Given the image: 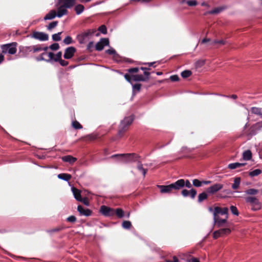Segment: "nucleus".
<instances>
[{"instance_id":"f257e3e1","label":"nucleus","mask_w":262,"mask_h":262,"mask_svg":"<svg viewBox=\"0 0 262 262\" xmlns=\"http://www.w3.org/2000/svg\"><path fill=\"white\" fill-rule=\"evenodd\" d=\"M246 203H249L251 206V209L253 211L260 210L261 207V203L255 197L247 196L245 198Z\"/></svg>"},{"instance_id":"f03ea898","label":"nucleus","mask_w":262,"mask_h":262,"mask_svg":"<svg viewBox=\"0 0 262 262\" xmlns=\"http://www.w3.org/2000/svg\"><path fill=\"white\" fill-rule=\"evenodd\" d=\"M17 43L13 42L10 43L3 45L1 46V49L3 53H9L10 54H14L17 51Z\"/></svg>"},{"instance_id":"7ed1b4c3","label":"nucleus","mask_w":262,"mask_h":262,"mask_svg":"<svg viewBox=\"0 0 262 262\" xmlns=\"http://www.w3.org/2000/svg\"><path fill=\"white\" fill-rule=\"evenodd\" d=\"M134 118L132 116H129L125 117L123 120H122L120 124V129L119 132V134H123V133L126 130L127 127L130 125L133 122Z\"/></svg>"},{"instance_id":"20e7f679","label":"nucleus","mask_w":262,"mask_h":262,"mask_svg":"<svg viewBox=\"0 0 262 262\" xmlns=\"http://www.w3.org/2000/svg\"><path fill=\"white\" fill-rule=\"evenodd\" d=\"M124 77L125 79L129 82L130 83H132L133 81H147L148 79V78H145L142 75H129L125 74L124 75Z\"/></svg>"},{"instance_id":"39448f33","label":"nucleus","mask_w":262,"mask_h":262,"mask_svg":"<svg viewBox=\"0 0 262 262\" xmlns=\"http://www.w3.org/2000/svg\"><path fill=\"white\" fill-rule=\"evenodd\" d=\"M46 55L48 56V58L44 57L43 59H46L47 62H51L52 60L59 61L61 59L62 52H59L56 55L52 52L45 53L43 56Z\"/></svg>"},{"instance_id":"423d86ee","label":"nucleus","mask_w":262,"mask_h":262,"mask_svg":"<svg viewBox=\"0 0 262 262\" xmlns=\"http://www.w3.org/2000/svg\"><path fill=\"white\" fill-rule=\"evenodd\" d=\"M228 209L227 207L223 208L216 207H215L213 211V218L217 219V216H220V215H224L225 216L228 215Z\"/></svg>"},{"instance_id":"0eeeda50","label":"nucleus","mask_w":262,"mask_h":262,"mask_svg":"<svg viewBox=\"0 0 262 262\" xmlns=\"http://www.w3.org/2000/svg\"><path fill=\"white\" fill-rule=\"evenodd\" d=\"M120 156L123 159V161L125 162H131L134 160L136 158L137 156L134 154H127L123 155H115L112 156V157Z\"/></svg>"},{"instance_id":"6e6552de","label":"nucleus","mask_w":262,"mask_h":262,"mask_svg":"<svg viewBox=\"0 0 262 262\" xmlns=\"http://www.w3.org/2000/svg\"><path fill=\"white\" fill-rule=\"evenodd\" d=\"M31 37L41 41H46L48 39V35L43 32H34L31 35Z\"/></svg>"},{"instance_id":"1a4fd4ad","label":"nucleus","mask_w":262,"mask_h":262,"mask_svg":"<svg viewBox=\"0 0 262 262\" xmlns=\"http://www.w3.org/2000/svg\"><path fill=\"white\" fill-rule=\"evenodd\" d=\"M100 212L105 216H112L115 214L114 209L105 206H102L100 208Z\"/></svg>"},{"instance_id":"9d476101","label":"nucleus","mask_w":262,"mask_h":262,"mask_svg":"<svg viewBox=\"0 0 262 262\" xmlns=\"http://www.w3.org/2000/svg\"><path fill=\"white\" fill-rule=\"evenodd\" d=\"M109 45V40L107 38H101L96 45V49L98 51H101L104 46Z\"/></svg>"},{"instance_id":"9b49d317","label":"nucleus","mask_w":262,"mask_h":262,"mask_svg":"<svg viewBox=\"0 0 262 262\" xmlns=\"http://www.w3.org/2000/svg\"><path fill=\"white\" fill-rule=\"evenodd\" d=\"M76 52V49L73 47H70L67 48L65 50V52L63 55V57L65 59H70L71 58L74 53Z\"/></svg>"},{"instance_id":"f8f14e48","label":"nucleus","mask_w":262,"mask_h":262,"mask_svg":"<svg viewBox=\"0 0 262 262\" xmlns=\"http://www.w3.org/2000/svg\"><path fill=\"white\" fill-rule=\"evenodd\" d=\"M223 187V185L222 184H219V183H216V184H215L214 185L209 187L207 189V191H208V192H209L211 194H213V193H215L216 192L219 191L221 189H222Z\"/></svg>"},{"instance_id":"ddd939ff","label":"nucleus","mask_w":262,"mask_h":262,"mask_svg":"<svg viewBox=\"0 0 262 262\" xmlns=\"http://www.w3.org/2000/svg\"><path fill=\"white\" fill-rule=\"evenodd\" d=\"M66 7L62 4L57 8V16L58 17H61L62 16L67 14L68 10Z\"/></svg>"},{"instance_id":"4468645a","label":"nucleus","mask_w":262,"mask_h":262,"mask_svg":"<svg viewBox=\"0 0 262 262\" xmlns=\"http://www.w3.org/2000/svg\"><path fill=\"white\" fill-rule=\"evenodd\" d=\"M171 184L173 189L179 190L185 186V181L183 179H180Z\"/></svg>"},{"instance_id":"2eb2a0df","label":"nucleus","mask_w":262,"mask_h":262,"mask_svg":"<svg viewBox=\"0 0 262 262\" xmlns=\"http://www.w3.org/2000/svg\"><path fill=\"white\" fill-rule=\"evenodd\" d=\"M261 129L262 121H260L255 123L251 127V132L253 135H255L257 133L258 131L260 130Z\"/></svg>"},{"instance_id":"dca6fc26","label":"nucleus","mask_w":262,"mask_h":262,"mask_svg":"<svg viewBox=\"0 0 262 262\" xmlns=\"http://www.w3.org/2000/svg\"><path fill=\"white\" fill-rule=\"evenodd\" d=\"M182 194L186 197L188 196L189 195L193 199L196 194V191L194 189H191L190 190H188L186 189H184L182 191Z\"/></svg>"},{"instance_id":"f3484780","label":"nucleus","mask_w":262,"mask_h":262,"mask_svg":"<svg viewBox=\"0 0 262 262\" xmlns=\"http://www.w3.org/2000/svg\"><path fill=\"white\" fill-rule=\"evenodd\" d=\"M158 187L160 188L161 192L163 193H170L173 190L171 184L167 186L159 185Z\"/></svg>"},{"instance_id":"a211bd4d","label":"nucleus","mask_w":262,"mask_h":262,"mask_svg":"<svg viewBox=\"0 0 262 262\" xmlns=\"http://www.w3.org/2000/svg\"><path fill=\"white\" fill-rule=\"evenodd\" d=\"M60 3L68 8L72 7L76 3V0H58Z\"/></svg>"},{"instance_id":"6ab92c4d","label":"nucleus","mask_w":262,"mask_h":262,"mask_svg":"<svg viewBox=\"0 0 262 262\" xmlns=\"http://www.w3.org/2000/svg\"><path fill=\"white\" fill-rule=\"evenodd\" d=\"M77 210L81 215L90 216L91 214V211L88 209H84L81 205H79Z\"/></svg>"},{"instance_id":"aec40b11","label":"nucleus","mask_w":262,"mask_h":262,"mask_svg":"<svg viewBox=\"0 0 262 262\" xmlns=\"http://www.w3.org/2000/svg\"><path fill=\"white\" fill-rule=\"evenodd\" d=\"M228 218V215L225 216V218L221 219L220 216H217V219L216 218H214V221L215 223L218 226H222L224 224L226 223L227 221V219Z\"/></svg>"},{"instance_id":"412c9836","label":"nucleus","mask_w":262,"mask_h":262,"mask_svg":"<svg viewBox=\"0 0 262 262\" xmlns=\"http://www.w3.org/2000/svg\"><path fill=\"white\" fill-rule=\"evenodd\" d=\"M57 16L56 11L55 10H51L44 17L45 20H51Z\"/></svg>"},{"instance_id":"4be33fe9","label":"nucleus","mask_w":262,"mask_h":262,"mask_svg":"<svg viewBox=\"0 0 262 262\" xmlns=\"http://www.w3.org/2000/svg\"><path fill=\"white\" fill-rule=\"evenodd\" d=\"M72 190L74 194V198L76 199V200H77L78 201L79 200H81V191L78 189L74 187L72 188Z\"/></svg>"},{"instance_id":"5701e85b","label":"nucleus","mask_w":262,"mask_h":262,"mask_svg":"<svg viewBox=\"0 0 262 262\" xmlns=\"http://www.w3.org/2000/svg\"><path fill=\"white\" fill-rule=\"evenodd\" d=\"M62 160L66 162H68L70 164L74 163L76 161V158L71 156H66L62 157Z\"/></svg>"},{"instance_id":"b1692460","label":"nucleus","mask_w":262,"mask_h":262,"mask_svg":"<svg viewBox=\"0 0 262 262\" xmlns=\"http://www.w3.org/2000/svg\"><path fill=\"white\" fill-rule=\"evenodd\" d=\"M25 50L27 51L32 52H37L43 50L39 46H32V47H25Z\"/></svg>"},{"instance_id":"393cba45","label":"nucleus","mask_w":262,"mask_h":262,"mask_svg":"<svg viewBox=\"0 0 262 262\" xmlns=\"http://www.w3.org/2000/svg\"><path fill=\"white\" fill-rule=\"evenodd\" d=\"M246 165V163H233L229 164L228 166V167L230 169H234L237 168H239L242 166H244Z\"/></svg>"},{"instance_id":"a878e982","label":"nucleus","mask_w":262,"mask_h":262,"mask_svg":"<svg viewBox=\"0 0 262 262\" xmlns=\"http://www.w3.org/2000/svg\"><path fill=\"white\" fill-rule=\"evenodd\" d=\"M241 179L239 177H236L234 179V182L232 185V188L233 189H237L239 188L241 184Z\"/></svg>"},{"instance_id":"bb28decb","label":"nucleus","mask_w":262,"mask_h":262,"mask_svg":"<svg viewBox=\"0 0 262 262\" xmlns=\"http://www.w3.org/2000/svg\"><path fill=\"white\" fill-rule=\"evenodd\" d=\"M251 113L262 117V108L252 107L251 108Z\"/></svg>"},{"instance_id":"cd10ccee","label":"nucleus","mask_w":262,"mask_h":262,"mask_svg":"<svg viewBox=\"0 0 262 262\" xmlns=\"http://www.w3.org/2000/svg\"><path fill=\"white\" fill-rule=\"evenodd\" d=\"M252 158V152L250 150H247L243 153V159L244 160H250Z\"/></svg>"},{"instance_id":"c85d7f7f","label":"nucleus","mask_w":262,"mask_h":262,"mask_svg":"<svg viewBox=\"0 0 262 262\" xmlns=\"http://www.w3.org/2000/svg\"><path fill=\"white\" fill-rule=\"evenodd\" d=\"M58 178L60 179L68 181L71 179V176L67 173H60L58 175Z\"/></svg>"},{"instance_id":"c756f323","label":"nucleus","mask_w":262,"mask_h":262,"mask_svg":"<svg viewBox=\"0 0 262 262\" xmlns=\"http://www.w3.org/2000/svg\"><path fill=\"white\" fill-rule=\"evenodd\" d=\"M84 9V7L83 5L79 4L75 7V10L77 15L80 14Z\"/></svg>"},{"instance_id":"7c9ffc66","label":"nucleus","mask_w":262,"mask_h":262,"mask_svg":"<svg viewBox=\"0 0 262 262\" xmlns=\"http://www.w3.org/2000/svg\"><path fill=\"white\" fill-rule=\"evenodd\" d=\"M261 173V170L260 169H255L253 171L249 172V175L251 177H253L258 176Z\"/></svg>"},{"instance_id":"2f4dec72","label":"nucleus","mask_w":262,"mask_h":262,"mask_svg":"<svg viewBox=\"0 0 262 262\" xmlns=\"http://www.w3.org/2000/svg\"><path fill=\"white\" fill-rule=\"evenodd\" d=\"M258 190L256 189L251 188L245 191V193L248 195H255L257 194Z\"/></svg>"},{"instance_id":"473e14b6","label":"nucleus","mask_w":262,"mask_h":262,"mask_svg":"<svg viewBox=\"0 0 262 262\" xmlns=\"http://www.w3.org/2000/svg\"><path fill=\"white\" fill-rule=\"evenodd\" d=\"M182 2L186 3L189 6H194L198 4L195 0H183Z\"/></svg>"},{"instance_id":"72a5a7b5","label":"nucleus","mask_w":262,"mask_h":262,"mask_svg":"<svg viewBox=\"0 0 262 262\" xmlns=\"http://www.w3.org/2000/svg\"><path fill=\"white\" fill-rule=\"evenodd\" d=\"M137 169L142 173L144 176H145L147 172V170L143 167V165L142 164H141L140 163H138Z\"/></svg>"},{"instance_id":"f704fd0d","label":"nucleus","mask_w":262,"mask_h":262,"mask_svg":"<svg viewBox=\"0 0 262 262\" xmlns=\"http://www.w3.org/2000/svg\"><path fill=\"white\" fill-rule=\"evenodd\" d=\"M106 53L113 55V57L115 58L118 56V54L116 53V51L113 48H110L106 51Z\"/></svg>"},{"instance_id":"c9c22d12","label":"nucleus","mask_w":262,"mask_h":262,"mask_svg":"<svg viewBox=\"0 0 262 262\" xmlns=\"http://www.w3.org/2000/svg\"><path fill=\"white\" fill-rule=\"evenodd\" d=\"M207 198V194L205 192H202L199 195L198 201L201 202Z\"/></svg>"},{"instance_id":"e433bc0d","label":"nucleus","mask_w":262,"mask_h":262,"mask_svg":"<svg viewBox=\"0 0 262 262\" xmlns=\"http://www.w3.org/2000/svg\"><path fill=\"white\" fill-rule=\"evenodd\" d=\"M116 214L118 217L121 218L124 216V211L122 209L120 208H118L116 210H115Z\"/></svg>"},{"instance_id":"4c0bfd02","label":"nucleus","mask_w":262,"mask_h":262,"mask_svg":"<svg viewBox=\"0 0 262 262\" xmlns=\"http://www.w3.org/2000/svg\"><path fill=\"white\" fill-rule=\"evenodd\" d=\"M219 231L221 233V235H223L229 234L231 232V230L229 228H227L221 229L219 230Z\"/></svg>"},{"instance_id":"58836bf2","label":"nucleus","mask_w":262,"mask_h":262,"mask_svg":"<svg viewBox=\"0 0 262 262\" xmlns=\"http://www.w3.org/2000/svg\"><path fill=\"white\" fill-rule=\"evenodd\" d=\"M192 73L189 70H185L181 73V76L183 78H187L191 75Z\"/></svg>"},{"instance_id":"ea45409f","label":"nucleus","mask_w":262,"mask_h":262,"mask_svg":"<svg viewBox=\"0 0 262 262\" xmlns=\"http://www.w3.org/2000/svg\"><path fill=\"white\" fill-rule=\"evenodd\" d=\"M72 126L75 129H81L82 128V125L77 121L72 122Z\"/></svg>"},{"instance_id":"a19ab883","label":"nucleus","mask_w":262,"mask_h":262,"mask_svg":"<svg viewBox=\"0 0 262 262\" xmlns=\"http://www.w3.org/2000/svg\"><path fill=\"white\" fill-rule=\"evenodd\" d=\"M131 223L129 221H125L122 223V227L124 229H129L131 227Z\"/></svg>"},{"instance_id":"79ce46f5","label":"nucleus","mask_w":262,"mask_h":262,"mask_svg":"<svg viewBox=\"0 0 262 262\" xmlns=\"http://www.w3.org/2000/svg\"><path fill=\"white\" fill-rule=\"evenodd\" d=\"M61 32H59L57 34H54L52 35V38L55 41H59L61 39L60 34Z\"/></svg>"},{"instance_id":"37998d69","label":"nucleus","mask_w":262,"mask_h":262,"mask_svg":"<svg viewBox=\"0 0 262 262\" xmlns=\"http://www.w3.org/2000/svg\"><path fill=\"white\" fill-rule=\"evenodd\" d=\"M77 38L80 43H83L85 42V39L86 38L82 34L78 35Z\"/></svg>"},{"instance_id":"c03bdc74","label":"nucleus","mask_w":262,"mask_h":262,"mask_svg":"<svg viewBox=\"0 0 262 262\" xmlns=\"http://www.w3.org/2000/svg\"><path fill=\"white\" fill-rule=\"evenodd\" d=\"M230 210H231V212L234 215H238L239 213H238V210H237V208L235 206H231Z\"/></svg>"},{"instance_id":"a18cd8bd","label":"nucleus","mask_w":262,"mask_h":262,"mask_svg":"<svg viewBox=\"0 0 262 262\" xmlns=\"http://www.w3.org/2000/svg\"><path fill=\"white\" fill-rule=\"evenodd\" d=\"M94 32H95V30H89L86 31V32L82 33V34L84 36L85 38L88 37L89 35L92 34Z\"/></svg>"},{"instance_id":"49530a36","label":"nucleus","mask_w":262,"mask_h":262,"mask_svg":"<svg viewBox=\"0 0 262 262\" xmlns=\"http://www.w3.org/2000/svg\"><path fill=\"white\" fill-rule=\"evenodd\" d=\"M141 89V84H133V92L135 93V92L136 91L137 92H139L140 90Z\"/></svg>"},{"instance_id":"de8ad7c7","label":"nucleus","mask_w":262,"mask_h":262,"mask_svg":"<svg viewBox=\"0 0 262 262\" xmlns=\"http://www.w3.org/2000/svg\"><path fill=\"white\" fill-rule=\"evenodd\" d=\"M98 30L100 32H101L102 33H103L104 34H105L107 33V29H106V27H105V26H104V25L101 26L99 28Z\"/></svg>"},{"instance_id":"09e8293b","label":"nucleus","mask_w":262,"mask_h":262,"mask_svg":"<svg viewBox=\"0 0 262 262\" xmlns=\"http://www.w3.org/2000/svg\"><path fill=\"white\" fill-rule=\"evenodd\" d=\"M205 64V61L204 60H200L196 62L195 66L196 68H201Z\"/></svg>"},{"instance_id":"8fccbe9b","label":"nucleus","mask_w":262,"mask_h":262,"mask_svg":"<svg viewBox=\"0 0 262 262\" xmlns=\"http://www.w3.org/2000/svg\"><path fill=\"white\" fill-rule=\"evenodd\" d=\"M57 24H58V21H53V22L51 23L48 26V30H51L53 28H55L57 25Z\"/></svg>"},{"instance_id":"3c124183","label":"nucleus","mask_w":262,"mask_h":262,"mask_svg":"<svg viewBox=\"0 0 262 262\" xmlns=\"http://www.w3.org/2000/svg\"><path fill=\"white\" fill-rule=\"evenodd\" d=\"M63 42L66 45H69L72 43V39L70 36H67L63 40Z\"/></svg>"},{"instance_id":"603ef678","label":"nucleus","mask_w":262,"mask_h":262,"mask_svg":"<svg viewBox=\"0 0 262 262\" xmlns=\"http://www.w3.org/2000/svg\"><path fill=\"white\" fill-rule=\"evenodd\" d=\"M222 11V9L220 8H216L214 9L209 11L208 13L213 14H217L220 13Z\"/></svg>"},{"instance_id":"864d4df0","label":"nucleus","mask_w":262,"mask_h":262,"mask_svg":"<svg viewBox=\"0 0 262 262\" xmlns=\"http://www.w3.org/2000/svg\"><path fill=\"white\" fill-rule=\"evenodd\" d=\"M217 43H220L221 45H224L225 41L223 40H214L212 41L211 42L210 45H215Z\"/></svg>"},{"instance_id":"5fc2aeb1","label":"nucleus","mask_w":262,"mask_h":262,"mask_svg":"<svg viewBox=\"0 0 262 262\" xmlns=\"http://www.w3.org/2000/svg\"><path fill=\"white\" fill-rule=\"evenodd\" d=\"M193 185L196 187H200L201 186L202 182L198 179H194L193 180Z\"/></svg>"},{"instance_id":"6e6d98bb","label":"nucleus","mask_w":262,"mask_h":262,"mask_svg":"<svg viewBox=\"0 0 262 262\" xmlns=\"http://www.w3.org/2000/svg\"><path fill=\"white\" fill-rule=\"evenodd\" d=\"M59 46L57 43H54L51 45L50 47V48L52 50H57L59 49Z\"/></svg>"},{"instance_id":"4d7b16f0","label":"nucleus","mask_w":262,"mask_h":262,"mask_svg":"<svg viewBox=\"0 0 262 262\" xmlns=\"http://www.w3.org/2000/svg\"><path fill=\"white\" fill-rule=\"evenodd\" d=\"M81 200H79L78 201L82 202L84 205L86 206L89 205V202L87 198H81Z\"/></svg>"},{"instance_id":"13d9d810","label":"nucleus","mask_w":262,"mask_h":262,"mask_svg":"<svg viewBox=\"0 0 262 262\" xmlns=\"http://www.w3.org/2000/svg\"><path fill=\"white\" fill-rule=\"evenodd\" d=\"M221 233L219 231V230H217V231H215L213 233V237L214 238H217L218 237L221 236Z\"/></svg>"},{"instance_id":"bf43d9fd","label":"nucleus","mask_w":262,"mask_h":262,"mask_svg":"<svg viewBox=\"0 0 262 262\" xmlns=\"http://www.w3.org/2000/svg\"><path fill=\"white\" fill-rule=\"evenodd\" d=\"M45 53H46V52L43 53L42 54H41V55L39 57H38L37 58V60L38 61H40V60H45V61H47V60H46V59H43V58H44V57H45V58H48V56H46H46H43V54H44Z\"/></svg>"},{"instance_id":"052dcab7","label":"nucleus","mask_w":262,"mask_h":262,"mask_svg":"<svg viewBox=\"0 0 262 262\" xmlns=\"http://www.w3.org/2000/svg\"><path fill=\"white\" fill-rule=\"evenodd\" d=\"M170 79L172 81H177L179 79V77L178 75H172L170 77Z\"/></svg>"},{"instance_id":"680f3d73","label":"nucleus","mask_w":262,"mask_h":262,"mask_svg":"<svg viewBox=\"0 0 262 262\" xmlns=\"http://www.w3.org/2000/svg\"><path fill=\"white\" fill-rule=\"evenodd\" d=\"M139 71V69L138 68H131L128 70L129 73H137Z\"/></svg>"},{"instance_id":"e2e57ef3","label":"nucleus","mask_w":262,"mask_h":262,"mask_svg":"<svg viewBox=\"0 0 262 262\" xmlns=\"http://www.w3.org/2000/svg\"><path fill=\"white\" fill-rule=\"evenodd\" d=\"M59 62L60 63V65L62 66H66L68 64V62L64 60H62V59H61L59 61Z\"/></svg>"},{"instance_id":"0e129e2a","label":"nucleus","mask_w":262,"mask_h":262,"mask_svg":"<svg viewBox=\"0 0 262 262\" xmlns=\"http://www.w3.org/2000/svg\"><path fill=\"white\" fill-rule=\"evenodd\" d=\"M68 221L70 222H74L76 221V217L74 216H70L67 219Z\"/></svg>"},{"instance_id":"69168bd1","label":"nucleus","mask_w":262,"mask_h":262,"mask_svg":"<svg viewBox=\"0 0 262 262\" xmlns=\"http://www.w3.org/2000/svg\"><path fill=\"white\" fill-rule=\"evenodd\" d=\"M165 262H179V260L176 256H173L172 260L167 259Z\"/></svg>"},{"instance_id":"338daca9","label":"nucleus","mask_w":262,"mask_h":262,"mask_svg":"<svg viewBox=\"0 0 262 262\" xmlns=\"http://www.w3.org/2000/svg\"><path fill=\"white\" fill-rule=\"evenodd\" d=\"M187 262H200L199 259L196 258H191L189 259H188Z\"/></svg>"},{"instance_id":"774afa93","label":"nucleus","mask_w":262,"mask_h":262,"mask_svg":"<svg viewBox=\"0 0 262 262\" xmlns=\"http://www.w3.org/2000/svg\"><path fill=\"white\" fill-rule=\"evenodd\" d=\"M185 186L189 188L191 187V184L188 180H186V182L185 181Z\"/></svg>"}]
</instances>
